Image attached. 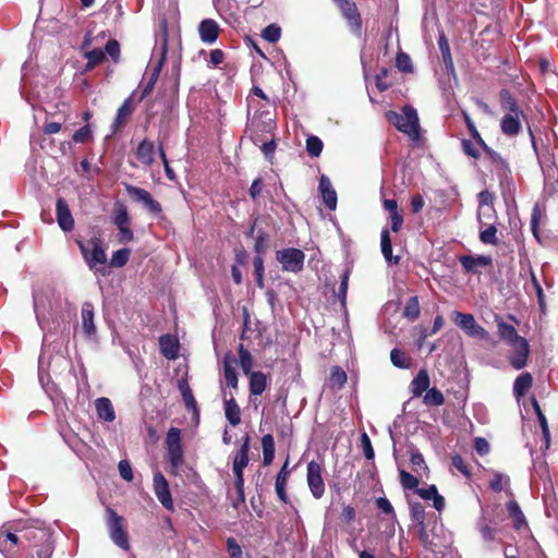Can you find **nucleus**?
Instances as JSON below:
<instances>
[{
    "instance_id": "nucleus-1",
    "label": "nucleus",
    "mask_w": 558,
    "mask_h": 558,
    "mask_svg": "<svg viewBox=\"0 0 558 558\" xmlns=\"http://www.w3.org/2000/svg\"><path fill=\"white\" fill-rule=\"evenodd\" d=\"M495 322L497 324L498 336L514 351V355L511 357V365L515 369L523 368L526 365L530 354L529 342L523 337H520L515 328L504 322L501 317L496 316Z\"/></svg>"
},
{
    "instance_id": "nucleus-2",
    "label": "nucleus",
    "mask_w": 558,
    "mask_h": 558,
    "mask_svg": "<svg viewBox=\"0 0 558 558\" xmlns=\"http://www.w3.org/2000/svg\"><path fill=\"white\" fill-rule=\"evenodd\" d=\"M500 108L504 117L500 121V130L508 137L517 136L522 130L524 113L517 99L508 89H501L499 94Z\"/></svg>"
},
{
    "instance_id": "nucleus-3",
    "label": "nucleus",
    "mask_w": 558,
    "mask_h": 558,
    "mask_svg": "<svg viewBox=\"0 0 558 558\" xmlns=\"http://www.w3.org/2000/svg\"><path fill=\"white\" fill-rule=\"evenodd\" d=\"M387 120L393 124L400 132L407 134L412 140L420 137V124L417 111L412 106H404L402 112L388 111Z\"/></svg>"
},
{
    "instance_id": "nucleus-4",
    "label": "nucleus",
    "mask_w": 558,
    "mask_h": 558,
    "mask_svg": "<svg viewBox=\"0 0 558 558\" xmlns=\"http://www.w3.org/2000/svg\"><path fill=\"white\" fill-rule=\"evenodd\" d=\"M106 521L111 541L121 549L129 550L130 542L123 517L119 515L113 509L107 508Z\"/></svg>"
},
{
    "instance_id": "nucleus-5",
    "label": "nucleus",
    "mask_w": 558,
    "mask_h": 558,
    "mask_svg": "<svg viewBox=\"0 0 558 558\" xmlns=\"http://www.w3.org/2000/svg\"><path fill=\"white\" fill-rule=\"evenodd\" d=\"M167 456L170 463V472L177 474L179 468L183 464V448L181 440V430L171 427L166 436Z\"/></svg>"
},
{
    "instance_id": "nucleus-6",
    "label": "nucleus",
    "mask_w": 558,
    "mask_h": 558,
    "mask_svg": "<svg viewBox=\"0 0 558 558\" xmlns=\"http://www.w3.org/2000/svg\"><path fill=\"white\" fill-rule=\"evenodd\" d=\"M250 437L244 438V442L233 458L232 471L235 477L234 487L241 500H244V476L243 471L248 464Z\"/></svg>"
},
{
    "instance_id": "nucleus-7",
    "label": "nucleus",
    "mask_w": 558,
    "mask_h": 558,
    "mask_svg": "<svg viewBox=\"0 0 558 558\" xmlns=\"http://www.w3.org/2000/svg\"><path fill=\"white\" fill-rule=\"evenodd\" d=\"M276 259L284 271L296 274L303 269L305 254L299 248L288 247L277 251Z\"/></svg>"
},
{
    "instance_id": "nucleus-8",
    "label": "nucleus",
    "mask_w": 558,
    "mask_h": 558,
    "mask_svg": "<svg viewBox=\"0 0 558 558\" xmlns=\"http://www.w3.org/2000/svg\"><path fill=\"white\" fill-rule=\"evenodd\" d=\"M324 465L317 461H311L306 466V482L312 496L320 499L325 494V483L323 480Z\"/></svg>"
},
{
    "instance_id": "nucleus-9",
    "label": "nucleus",
    "mask_w": 558,
    "mask_h": 558,
    "mask_svg": "<svg viewBox=\"0 0 558 558\" xmlns=\"http://www.w3.org/2000/svg\"><path fill=\"white\" fill-rule=\"evenodd\" d=\"M339 10L342 13V16L345 19L350 31L356 35L361 36L362 34V19L357 7L353 0H332Z\"/></svg>"
},
{
    "instance_id": "nucleus-10",
    "label": "nucleus",
    "mask_w": 558,
    "mask_h": 558,
    "mask_svg": "<svg viewBox=\"0 0 558 558\" xmlns=\"http://www.w3.org/2000/svg\"><path fill=\"white\" fill-rule=\"evenodd\" d=\"M453 322L460 327L468 336L486 339L488 332L476 323L472 314H464L461 312H453Z\"/></svg>"
},
{
    "instance_id": "nucleus-11",
    "label": "nucleus",
    "mask_w": 558,
    "mask_h": 558,
    "mask_svg": "<svg viewBox=\"0 0 558 558\" xmlns=\"http://www.w3.org/2000/svg\"><path fill=\"white\" fill-rule=\"evenodd\" d=\"M78 245L89 268L95 272H101L104 275L105 272L97 268V265L104 266L107 262V255L101 245L97 242H93L90 250L82 242H78Z\"/></svg>"
},
{
    "instance_id": "nucleus-12",
    "label": "nucleus",
    "mask_w": 558,
    "mask_h": 558,
    "mask_svg": "<svg viewBox=\"0 0 558 558\" xmlns=\"http://www.w3.org/2000/svg\"><path fill=\"white\" fill-rule=\"evenodd\" d=\"M125 191L128 195L136 203H142L146 209L155 215H158L161 213L162 208L160 203L155 201L150 193L146 191L145 189L134 186L131 184L125 185Z\"/></svg>"
},
{
    "instance_id": "nucleus-13",
    "label": "nucleus",
    "mask_w": 558,
    "mask_h": 558,
    "mask_svg": "<svg viewBox=\"0 0 558 558\" xmlns=\"http://www.w3.org/2000/svg\"><path fill=\"white\" fill-rule=\"evenodd\" d=\"M154 493L159 502L170 511H173V500L169 489V484L166 477L160 473L156 472L153 478Z\"/></svg>"
},
{
    "instance_id": "nucleus-14",
    "label": "nucleus",
    "mask_w": 558,
    "mask_h": 558,
    "mask_svg": "<svg viewBox=\"0 0 558 558\" xmlns=\"http://www.w3.org/2000/svg\"><path fill=\"white\" fill-rule=\"evenodd\" d=\"M135 92L132 93L131 96H129L124 101L123 104L121 105V107L118 109L117 111V116L114 118V121L111 125V129H112V133H116L118 132L121 128H123L130 117L132 116L134 109H135V106L133 104V98L135 96Z\"/></svg>"
},
{
    "instance_id": "nucleus-15",
    "label": "nucleus",
    "mask_w": 558,
    "mask_h": 558,
    "mask_svg": "<svg viewBox=\"0 0 558 558\" xmlns=\"http://www.w3.org/2000/svg\"><path fill=\"white\" fill-rule=\"evenodd\" d=\"M57 221L63 231H71L74 228V219L70 211L68 203L63 198H58L57 205Z\"/></svg>"
},
{
    "instance_id": "nucleus-16",
    "label": "nucleus",
    "mask_w": 558,
    "mask_h": 558,
    "mask_svg": "<svg viewBox=\"0 0 558 558\" xmlns=\"http://www.w3.org/2000/svg\"><path fill=\"white\" fill-rule=\"evenodd\" d=\"M319 192L328 209L335 210L337 207V193L331 184V181L325 174H322L319 179Z\"/></svg>"
},
{
    "instance_id": "nucleus-17",
    "label": "nucleus",
    "mask_w": 558,
    "mask_h": 558,
    "mask_svg": "<svg viewBox=\"0 0 558 558\" xmlns=\"http://www.w3.org/2000/svg\"><path fill=\"white\" fill-rule=\"evenodd\" d=\"M198 33L202 41L214 44L219 35V26L216 21L206 19L199 23Z\"/></svg>"
},
{
    "instance_id": "nucleus-18",
    "label": "nucleus",
    "mask_w": 558,
    "mask_h": 558,
    "mask_svg": "<svg viewBox=\"0 0 558 558\" xmlns=\"http://www.w3.org/2000/svg\"><path fill=\"white\" fill-rule=\"evenodd\" d=\"M137 160L145 167H149L155 161V145L148 140H143L135 151Z\"/></svg>"
},
{
    "instance_id": "nucleus-19",
    "label": "nucleus",
    "mask_w": 558,
    "mask_h": 558,
    "mask_svg": "<svg viewBox=\"0 0 558 558\" xmlns=\"http://www.w3.org/2000/svg\"><path fill=\"white\" fill-rule=\"evenodd\" d=\"M460 263L465 271L477 272L478 267H486L492 265L493 259L488 255L469 256L464 255L460 257Z\"/></svg>"
},
{
    "instance_id": "nucleus-20",
    "label": "nucleus",
    "mask_w": 558,
    "mask_h": 558,
    "mask_svg": "<svg viewBox=\"0 0 558 558\" xmlns=\"http://www.w3.org/2000/svg\"><path fill=\"white\" fill-rule=\"evenodd\" d=\"M288 465H289V459L286 460L281 470L278 472V474L276 476V483H275L277 496L284 504L288 502V495L286 492L287 483H288V480L290 476V470L288 469Z\"/></svg>"
},
{
    "instance_id": "nucleus-21",
    "label": "nucleus",
    "mask_w": 558,
    "mask_h": 558,
    "mask_svg": "<svg viewBox=\"0 0 558 558\" xmlns=\"http://www.w3.org/2000/svg\"><path fill=\"white\" fill-rule=\"evenodd\" d=\"M94 305L90 302H85L82 305V328L86 336L92 337L96 333V326L94 323Z\"/></svg>"
},
{
    "instance_id": "nucleus-22",
    "label": "nucleus",
    "mask_w": 558,
    "mask_h": 558,
    "mask_svg": "<svg viewBox=\"0 0 558 558\" xmlns=\"http://www.w3.org/2000/svg\"><path fill=\"white\" fill-rule=\"evenodd\" d=\"M95 408L97 415L105 422H113L116 418V412L110 399L106 397L98 398L95 401Z\"/></svg>"
},
{
    "instance_id": "nucleus-23",
    "label": "nucleus",
    "mask_w": 558,
    "mask_h": 558,
    "mask_svg": "<svg viewBox=\"0 0 558 558\" xmlns=\"http://www.w3.org/2000/svg\"><path fill=\"white\" fill-rule=\"evenodd\" d=\"M429 375L426 369H420L411 381V393L413 397H421L429 389Z\"/></svg>"
},
{
    "instance_id": "nucleus-24",
    "label": "nucleus",
    "mask_w": 558,
    "mask_h": 558,
    "mask_svg": "<svg viewBox=\"0 0 558 558\" xmlns=\"http://www.w3.org/2000/svg\"><path fill=\"white\" fill-rule=\"evenodd\" d=\"M478 198V211H477V220L481 225H483V217L490 218V214H486V211H494L493 202L494 195L488 191H482L477 195Z\"/></svg>"
},
{
    "instance_id": "nucleus-25",
    "label": "nucleus",
    "mask_w": 558,
    "mask_h": 558,
    "mask_svg": "<svg viewBox=\"0 0 558 558\" xmlns=\"http://www.w3.org/2000/svg\"><path fill=\"white\" fill-rule=\"evenodd\" d=\"M225 396V415L226 418L232 426H236L241 422V410L238 403L235 402L233 396L227 398V393L223 392Z\"/></svg>"
},
{
    "instance_id": "nucleus-26",
    "label": "nucleus",
    "mask_w": 558,
    "mask_h": 558,
    "mask_svg": "<svg viewBox=\"0 0 558 558\" xmlns=\"http://www.w3.org/2000/svg\"><path fill=\"white\" fill-rule=\"evenodd\" d=\"M160 351L162 355L169 360L178 357L179 343L178 340L169 335H163L159 339Z\"/></svg>"
},
{
    "instance_id": "nucleus-27",
    "label": "nucleus",
    "mask_w": 558,
    "mask_h": 558,
    "mask_svg": "<svg viewBox=\"0 0 558 558\" xmlns=\"http://www.w3.org/2000/svg\"><path fill=\"white\" fill-rule=\"evenodd\" d=\"M380 248L383 256L389 264H398L400 260L399 256L392 255L391 239L388 229H383L380 233Z\"/></svg>"
},
{
    "instance_id": "nucleus-28",
    "label": "nucleus",
    "mask_w": 558,
    "mask_h": 558,
    "mask_svg": "<svg viewBox=\"0 0 558 558\" xmlns=\"http://www.w3.org/2000/svg\"><path fill=\"white\" fill-rule=\"evenodd\" d=\"M250 375V392L254 396H260L267 386V377L262 372H253Z\"/></svg>"
},
{
    "instance_id": "nucleus-29",
    "label": "nucleus",
    "mask_w": 558,
    "mask_h": 558,
    "mask_svg": "<svg viewBox=\"0 0 558 558\" xmlns=\"http://www.w3.org/2000/svg\"><path fill=\"white\" fill-rule=\"evenodd\" d=\"M235 361L229 356L223 359V377L227 386L236 389L238 388V375L234 367Z\"/></svg>"
},
{
    "instance_id": "nucleus-30",
    "label": "nucleus",
    "mask_w": 558,
    "mask_h": 558,
    "mask_svg": "<svg viewBox=\"0 0 558 558\" xmlns=\"http://www.w3.org/2000/svg\"><path fill=\"white\" fill-rule=\"evenodd\" d=\"M533 383L532 375L530 373H522L517 377L513 384V393L517 398L523 397L531 388Z\"/></svg>"
},
{
    "instance_id": "nucleus-31",
    "label": "nucleus",
    "mask_w": 558,
    "mask_h": 558,
    "mask_svg": "<svg viewBox=\"0 0 558 558\" xmlns=\"http://www.w3.org/2000/svg\"><path fill=\"white\" fill-rule=\"evenodd\" d=\"M507 511L509 515L513 519V527L515 530H520L521 527L526 525L525 517L517 501H509L507 504Z\"/></svg>"
},
{
    "instance_id": "nucleus-32",
    "label": "nucleus",
    "mask_w": 558,
    "mask_h": 558,
    "mask_svg": "<svg viewBox=\"0 0 558 558\" xmlns=\"http://www.w3.org/2000/svg\"><path fill=\"white\" fill-rule=\"evenodd\" d=\"M438 47H439V50H440V53L442 57V61L446 65V69L448 71H453L454 66H453V60H452L451 52H450L449 43L444 33H441L439 35Z\"/></svg>"
},
{
    "instance_id": "nucleus-33",
    "label": "nucleus",
    "mask_w": 558,
    "mask_h": 558,
    "mask_svg": "<svg viewBox=\"0 0 558 558\" xmlns=\"http://www.w3.org/2000/svg\"><path fill=\"white\" fill-rule=\"evenodd\" d=\"M263 446V463L265 465H269L275 457V441L274 437L270 434L263 436L262 438Z\"/></svg>"
},
{
    "instance_id": "nucleus-34",
    "label": "nucleus",
    "mask_w": 558,
    "mask_h": 558,
    "mask_svg": "<svg viewBox=\"0 0 558 558\" xmlns=\"http://www.w3.org/2000/svg\"><path fill=\"white\" fill-rule=\"evenodd\" d=\"M421 313L420 302L417 296H411L404 308H403V316L410 320L414 322L418 318Z\"/></svg>"
},
{
    "instance_id": "nucleus-35",
    "label": "nucleus",
    "mask_w": 558,
    "mask_h": 558,
    "mask_svg": "<svg viewBox=\"0 0 558 558\" xmlns=\"http://www.w3.org/2000/svg\"><path fill=\"white\" fill-rule=\"evenodd\" d=\"M347 373L340 366H333L330 372L329 384L332 388L341 389L347 383Z\"/></svg>"
},
{
    "instance_id": "nucleus-36",
    "label": "nucleus",
    "mask_w": 558,
    "mask_h": 558,
    "mask_svg": "<svg viewBox=\"0 0 558 558\" xmlns=\"http://www.w3.org/2000/svg\"><path fill=\"white\" fill-rule=\"evenodd\" d=\"M391 363L398 368H409L411 359L401 350L395 348L390 352Z\"/></svg>"
},
{
    "instance_id": "nucleus-37",
    "label": "nucleus",
    "mask_w": 558,
    "mask_h": 558,
    "mask_svg": "<svg viewBox=\"0 0 558 558\" xmlns=\"http://www.w3.org/2000/svg\"><path fill=\"white\" fill-rule=\"evenodd\" d=\"M160 66H161L160 64L155 66L153 69V71L149 73L148 81L145 83L142 94L137 99L138 102L142 101L146 96H148L151 93V90L154 89L156 82L160 74Z\"/></svg>"
},
{
    "instance_id": "nucleus-38",
    "label": "nucleus",
    "mask_w": 558,
    "mask_h": 558,
    "mask_svg": "<svg viewBox=\"0 0 558 558\" xmlns=\"http://www.w3.org/2000/svg\"><path fill=\"white\" fill-rule=\"evenodd\" d=\"M239 357H240V366L245 375H248L253 368V356L248 350L244 348L243 344L239 347Z\"/></svg>"
},
{
    "instance_id": "nucleus-39",
    "label": "nucleus",
    "mask_w": 558,
    "mask_h": 558,
    "mask_svg": "<svg viewBox=\"0 0 558 558\" xmlns=\"http://www.w3.org/2000/svg\"><path fill=\"white\" fill-rule=\"evenodd\" d=\"M423 402L426 405L439 407L444 404L445 398L440 390L437 388H430L426 391Z\"/></svg>"
},
{
    "instance_id": "nucleus-40",
    "label": "nucleus",
    "mask_w": 558,
    "mask_h": 558,
    "mask_svg": "<svg viewBox=\"0 0 558 558\" xmlns=\"http://www.w3.org/2000/svg\"><path fill=\"white\" fill-rule=\"evenodd\" d=\"M463 118H464V121H465V124H466V128L471 134V136L475 140V142L481 146L483 147L484 149H487V145L486 143L484 142V140L482 138L481 134L478 133L473 120L471 119V117L465 112L463 111Z\"/></svg>"
},
{
    "instance_id": "nucleus-41",
    "label": "nucleus",
    "mask_w": 558,
    "mask_h": 558,
    "mask_svg": "<svg viewBox=\"0 0 558 558\" xmlns=\"http://www.w3.org/2000/svg\"><path fill=\"white\" fill-rule=\"evenodd\" d=\"M510 483L509 476L501 474L499 472H495L493 475V478L489 483V487L496 492L499 493L504 490Z\"/></svg>"
},
{
    "instance_id": "nucleus-42",
    "label": "nucleus",
    "mask_w": 558,
    "mask_h": 558,
    "mask_svg": "<svg viewBox=\"0 0 558 558\" xmlns=\"http://www.w3.org/2000/svg\"><path fill=\"white\" fill-rule=\"evenodd\" d=\"M480 240L484 244L496 245L498 243L497 228L490 223L485 230L480 233Z\"/></svg>"
},
{
    "instance_id": "nucleus-43",
    "label": "nucleus",
    "mask_w": 558,
    "mask_h": 558,
    "mask_svg": "<svg viewBox=\"0 0 558 558\" xmlns=\"http://www.w3.org/2000/svg\"><path fill=\"white\" fill-rule=\"evenodd\" d=\"M323 142L317 136H308L306 140V150L310 156L318 157L323 150Z\"/></svg>"
},
{
    "instance_id": "nucleus-44",
    "label": "nucleus",
    "mask_w": 558,
    "mask_h": 558,
    "mask_svg": "<svg viewBox=\"0 0 558 558\" xmlns=\"http://www.w3.org/2000/svg\"><path fill=\"white\" fill-rule=\"evenodd\" d=\"M410 513L416 525L425 523V509L420 502L410 504Z\"/></svg>"
},
{
    "instance_id": "nucleus-45",
    "label": "nucleus",
    "mask_w": 558,
    "mask_h": 558,
    "mask_svg": "<svg viewBox=\"0 0 558 558\" xmlns=\"http://www.w3.org/2000/svg\"><path fill=\"white\" fill-rule=\"evenodd\" d=\"M130 258V250L129 248H121L113 253L110 265L111 267H122L124 266Z\"/></svg>"
},
{
    "instance_id": "nucleus-46",
    "label": "nucleus",
    "mask_w": 558,
    "mask_h": 558,
    "mask_svg": "<svg viewBox=\"0 0 558 558\" xmlns=\"http://www.w3.org/2000/svg\"><path fill=\"white\" fill-rule=\"evenodd\" d=\"M17 536L12 532H7L0 535V550L11 551L12 546L17 544Z\"/></svg>"
},
{
    "instance_id": "nucleus-47",
    "label": "nucleus",
    "mask_w": 558,
    "mask_h": 558,
    "mask_svg": "<svg viewBox=\"0 0 558 558\" xmlns=\"http://www.w3.org/2000/svg\"><path fill=\"white\" fill-rule=\"evenodd\" d=\"M263 38L268 43L275 44L280 39L281 29L275 24H270L263 31Z\"/></svg>"
},
{
    "instance_id": "nucleus-48",
    "label": "nucleus",
    "mask_w": 558,
    "mask_h": 558,
    "mask_svg": "<svg viewBox=\"0 0 558 558\" xmlns=\"http://www.w3.org/2000/svg\"><path fill=\"white\" fill-rule=\"evenodd\" d=\"M396 66L405 73H410L413 71V65L411 58L405 52H399L396 58Z\"/></svg>"
},
{
    "instance_id": "nucleus-49",
    "label": "nucleus",
    "mask_w": 558,
    "mask_h": 558,
    "mask_svg": "<svg viewBox=\"0 0 558 558\" xmlns=\"http://www.w3.org/2000/svg\"><path fill=\"white\" fill-rule=\"evenodd\" d=\"M400 483L404 489H417L418 486L417 477L404 470L400 471Z\"/></svg>"
},
{
    "instance_id": "nucleus-50",
    "label": "nucleus",
    "mask_w": 558,
    "mask_h": 558,
    "mask_svg": "<svg viewBox=\"0 0 558 558\" xmlns=\"http://www.w3.org/2000/svg\"><path fill=\"white\" fill-rule=\"evenodd\" d=\"M254 271L256 277V284L258 288H264V260L262 256H255L253 260Z\"/></svg>"
},
{
    "instance_id": "nucleus-51",
    "label": "nucleus",
    "mask_w": 558,
    "mask_h": 558,
    "mask_svg": "<svg viewBox=\"0 0 558 558\" xmlns=\"http://www.w3.org/2000/svg\"><path fill=\"white\" fill-rule=\"evenodd\" d=\"M113 223L118 227L130 225V217L125 206L120 205L114 213Z\"/></svg>"
},
{
    "instance_id": "nucleus-52",
    "label": "nucleus",
    "mask_w": 558,
    "mask_h": 558,
    "mask_svg": "<svg viewBox=\"0 0 558 558\" xmlns=\"http://www.w3.org/2000/svg\"><path fill=\"white\" fill-rule=\"evenodd\" d=\"M179 388H180V391H181V395H182V398L184 400L186 408L195 410L196 401L193 397V393H192V390L190 389V387L186 384H180Z\"/></svg>"
},
{
    "instance_id": "nucleus-53",
    "label": "nucleus",
    "mask_w": 558,
    "mask_h": 558,
    "mask_svg": "<svg viewBox=\"0 0 558 558\" xmlns=\"http://www.w3.org/2000/svg\"><path fill=\"white\" fill-rule=\"evenodd\" d=\"M93 133L89 125H84L80 130H77L72 138L75 143H86L92 140Z\"/></svg>"
},
{
    "instance_id": "nucleus-54",
    "label": "nucleus",
    "mask_w": 558,
    "mask_h": 558,
    "mask_svg": "<svg viewBox=\"0 0 558 558\" xmlns=\"http://www.w3.org/2000/svg\"><path fill=\"white\" fill-rule=\"evenodd\" d=\"M452 466L459 471L461 474H463L465 477L471 476V470L468 466V464L464 462L463 458L461 456H453L451 459Z\"/></svg>"
},
{
    "instance_id": "nucleus-55",
    "label": "nucleus",
    "mask_w": 558,
    "mask_h": 558,
    "mask_svg": "<svg viewBox=\"0 0 558 558\" xmlns=\"http://www.w3.org/2000/svg\"><path fill=\"white\" fill-rule=\"evenodd\" d=\"M361 447L363 449L365 458L367 460H373L375 457V452H374L371 439L366 433H363L361 435Z\"/></svg>"
},
{
    "instance_id": "nucleus-56",
    "label": "nucleus",
    "mask_w": 558,
    "mask_h": 558,
    "mask_svg": "<svg viewBox=\"0 0 558 558\" xmlns=\"http://www.w3.org/2000/svg\"><path fill=\"white\" fill-rule=\"evenodd\" d=\"M227 550H228L230 558H243V553H242L241 546L232 537H229L227 539Z\"/></svg>"
},
{
    "instance_id": "nucleus-57",
    "label": "nucleus",
    "mask_w": 558,
    "mask_h": 558,
    "mask_svg": "<svg viewBox=\"0 0 558 558\" xmlns=\"http://www.w3.org/2000/svg\"><path fill=\"white\" fill-rule=\"evenodd\" d=\"M118 469H119L120 476L123 480H125L128 482H131L133 480L132 466L128 460H121L118 464Z\"/></svg>"
},
{
    "instance_id": "nucleus-58",
    "label": "nucleus",
    "mask_w": 558,
    "mask_h": 558,
    "mask_svg": "<svg viewBox=\"0 0 558 558\" xmlns=\"http://www.w3.org/2000/svg\"><path fill=\"white\" fill-rule=\"evenodd\" d=\"M348 286H349V272L344 271L341 276V282L338 290V298L342 305L345 303V296L348 292Z\"/></svg>"
},
{
    "instance_id": "nucleus-59",
    "label": "nucleus",
    "mask_w": 558,
    "mask_h": 558,
    "mask_svg": "<svg viewBox=\"0 0 558 558\" xmlns=\"http://www.w3.org/2000/svg\"><path fill=\"white\" fill-rule=\"evenodd\" d=\"M268 235L265 232H260L255 241V252L260 256L267 248Z\"/></svg>"
},
{
    "instance_id": "nucleus-60",
    "label": "nucleus",
    "mask_w": 558,
    "mask_h": 558,
    "mask_svg": "<svg viewBox=\"0 0 558 558\" xmlns=\"http://www.w3.org/2000/svg\"><path fill=\"white\" fill-rule=\"evenodd\" d=\"M410 462L416 470L426 469L425 460L422 453L417 450L411 451Z\"/></svg>"
},
{
    "instance_id": "nucleus-61",
    "label": "nucleus",
    "mask_w": 558,
    "mask_h": 558,
    "mask_svg": "<svg viewBox=\"0 0 558 558\" xmlns=\"http://www.w3.org/2000/svg\"><path fill=\"white\" fill-rule=\"evenodd\" d=\"M119 241L122 243H129L133 240V231L129 225L118 227Z\"/></svg>"
},
{
    "instance_id": "nucleus-62",
    "label": "nucleus",
    "mask_w": 558,
    "mask_h": 558,
    "mask_svg": "<svg viewBox=\"0 0 558 558\" xmlns=\"http://www.w3.org/2000/svg\"><path fill=\"white\" fill-rule=\"evenodd\" d=\"M437 488L435 485H430L429 487L427 488H417L416 489V494L425 499V500H430L433 499L436 495H437Z\"/></svg>"
},
{
    "instance_id": "nucleus-63",
    "label": "nucleus",
    "mask_w": 558,
    "mask_h": 558,
    "mask_svg": "<svg viewBox=\"0 0 558 558\" xmlns=\"http://www.w3.org/2000/svg\"><path fill=\"white\" fill-rule=\"evenodd\" d=\"M376 506L379 510H381L384 513L386 514H392L395 517V513H393V508L390 504V501L385 498V497H379L376 499Z\"/></svg>"
},
{
    "instance_id": "nucleus-64",
    "label": "nucleus",
    "mask_w": 558,
    "mask_h": 558,
    "mask_svg": "<svg viewBox=\"0 0 558 558\" xmlns=\"http://www.w3.org/2000/svg\"><path fill=\"white\" fill-rule=\"evenodd\" d=\"M480 532L482 534V537L486 542L494 541L496 531L487 525L486 523L482 522L480 523Z\"/></svg>"
}]
</instances>
